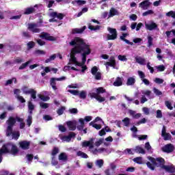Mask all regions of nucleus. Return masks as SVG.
Segmentation results:
<instances>
[{
    "label": "nucleus",
    "mask_w": 175,
    "mask_h": 175,
    "mask_svg": "<svg viewBox=\"0 0 175 175\" xmlns=\"http://www.w3.org/2000/svg\"><path fill=\"white\" fill-rule=\"evenodd\" d=\"M57 78H51V80H50V84L53 88V90H54V91L57 90Z\"/></svg>",
    "instance_id": "obj_21"
},
{
    "label": "nucleus",
    "mask_w": 175,
    "mask_h": 175,
    "mask_svg": "<svg viewBox=\"0 0 175 175\" xmlns=\"http://www.w3.org/2000/svg\"><path fill=\"white\" fill-rule=\"evenodd\" d=\"M74 2L77 3L79 6H83V5H85V3H87V1L84 0H75Z\"/></svg>",
    "instance_id": "obj_42"
},
{
    "label": "nucleus",
    "mask_w": 175,
    "mask_h": 175,
    "mask_svg": "<svg viewBox=\"0 0 175 175\" xmlns=\"http://www.w3.org/2000/svg\"><path fill=\"white\" fill-rule=\"evenodd\" d=\"M145 28L147 31H154L158 29V25L152 21L150 23H145Z\"/></svg>",
    "instance_id": "obj_13"
},
{
    "label": "nucleus",
    "mask_w": 175,
    "mask_h": 175,
    "mask_svg": "<svg viewBox=\"0 0 175 175\" xmlns=\"http://www.w3.org/2000/svg\"><path fill=\"white\" fill-rule=\"evenodd\" d=\"M135 61L140 65H146V59L142 58V57H135Z\"/></svg>",
    "instance_id": "obj_28"
},
{
    "label": "nucleus",
    "mask_w": 175,
    "mask_h": 175,
    "mask_svg": "<svg viewBox=\"0 0 175 175\" xmlns=\"http://www.w3.org/2000/svg\"><path fill=\"white\" fill-rule=\"evenodd\" d=\"M18 100H19V102H21V103H25L26 100L25 98H24V97H23V96H18L17 97Z\"/></svg>",
    "instance_id": "obj_64"
},
{
    "label": "nucleus",
    "mask_w": 175,
    "mask_h": 175,
    "mask_svg": "<svg viewBox=\"0 0 175 175\" xmlns=\"http://www.w3.org/2000/svg\"><path fill=\"white\" fill-rule=\"evenodd\" d=\"M148 159L154 165L156 166V167H161V169H163L165 163V159L162 157H157L155 159L154 157H149Z\"/></svg>",
    "instance_id": "obj_4"
},
{
    "label": "nucleus",
    "mask_w": 175,
    "mask_h": 175,
    "mask_svg": "<svg viewBox=\"0 0 175 175\" xmlns=\"http://www.w3.org/2000/svg\"><path fill=\"white\" fill-rule=\"evenodd\" d=\"M12 134H13V128H11V129L9 130V127H7L6 136L9 137V136H10Z\"/></svg>",
    "instance_id": "obj_60"
},
{
    "label": "nucleus",
    "mask_w": 175,
    "mask_h": 175,
    "mask_svg": "<svg viewBox=\"0 0 175 175\" xmlns=\"http://www.w3.org/2000/svg\"><path fill=\"white\" fill-rule=\"evenodd\" d=\"M85 29H87V27L86 26H83L81 29L75 28V29H72V33L73 35H75L76 33H83L84 32V31H85Z\"/></svg>",
    "instance_id": "obj_17"
},
{
    "label": "nucleus",
    "mask_w": 175,
    "mask_h": 175,
    "mask_svg": "<svg viewBox=\"0 0 175 175\" xmlns=\"http://www.w3.org/2000/svg\"><path fill=\"white\" fill-rule=\"evenodd\" d=\"M167 173H175V167L173 165H164L163 168Z\"/></svg>",
    "instance_id": "obj_18"
},
{
    "label": "nucleus",
    "mask_w": 175,
    "mask_h": 175,
    "mask_svg": "<svg viewBox=\"0 0 175 175\" xmlns=\"http://www.w3.org/2000/svg\"><path fill=\"white\" fill-rule=\"evenodd\" d=\"M56 57L57 56L55 55H52L49 58H48L45 60V64H49V62H51V61H54V59H55Z\"/></svg>",
    "instance_id": "obj_48"
},
{
    "label": "nucleus",
    "mask_w": 175,
    "mask_h": 175,
    "mask_svg": "<svg viewBox=\"0 0 175 175\" xmlns=\"http://www.w3.org/2000/svg\"><path fill=\"white\" fill-rule=\"evenodd\" d=\"M58 152H59V149H58V148L55 147L53 148L51 154L55 157V155H57L58 154Z\"/></svg>",
    "instance_id": "obj_53"
},
{
    "label": "nucleus",
    "mask_w": 175,
    "mask_h": 175,
    "mask_svg": "<svg viewBox=\"0 0 175 175\" xmlns=\"http://www.w3.org/2000/svg\"><path fill=\"white\" fill-rule=\"evenodd\" d=\"M22 91H23V94H25V95L30 94L31 98L32 99H33L34 100H35V99H36V93H37V92L34 89L28 90L27 86H23V88H22Z\"/></svg>",
    "instance_id": "obj_5"
},
{
    "label": "nucleus",
    "mask_w": 175,
    "mask_h": 175,
    "mask_svg": "<svg viewBox=\"0 0 175 175\" xmlns=\"http://www.w3.org/2000/svg\"><path fill=\"white\" fill-rule=\"evenodd\" d=\"M18 146L20 148H21V150H29V147L31 146V142L27 141V140L21 141L18 143Z\"/></svg>",
    "instance_id": "obj_10"
},
{
    "label": "nucleus",
    "mask_w": 175,
    "mask_h": 175,
    "mask_svg": "<svg viewBox=\"0 0 175 175\" xmlns=\"http://www.w3.org/2000/svg\"><path fill=\"white\" fill-rule=\"evenodd\" d=\"M74 46L75 47L71 49L70 62H72L77 66H81V63L79 62L77 58H76V54L81 53L83 48H81L78 42H76Z\"/></svg>",
    "instance_id": "obj_3"
},
{
    "label": "nucleus",
    "mask_w": 175,
    "mask_h": 175,
    "mask_svg": "<svg viewBox=\"0 0 175 175\" xmlns=\"http://www.w3.org/2000/svg\"><path fill=\"white\" fill-rule=\"evenodd\" d=\"M6 124L8 125V129L11 130L12 128H13L16 124V118H14L12 116H10L6 121Z\"/></svg>",
    "instance_id": "obj_14"
},
{
    "label": "nucleus",
    "mask_w": 175,
    "mask_h": 175,
    "mask_svg": "<svg viewBox=\"0 0 175 175\" xmlns=\"http://www.w3.org/2000/svg\"><path fill=\"white\" fill-rule=\"evenodd\" d=\"M59 161H68V156L66 155V153H60V154L59 155Z\"/></svg>",
    "instance_id": "obj_31"
},
{
    "label": "nucleus",
    "mask_w": 175,
    "mask_h": 175,
    "mask_svg": "<svg viewBox=\"0 0 175 175\" xmlns=\"http://www.w3.org/2000/svg\"><path fill=\"white\" fill-rule=\"evenodd\" d=\"M148 14H154V11L152 10H149L142 14V16H148Z\"/></svg>",
    "instance_id": "obj_62"
},
{
    "label": "nucleus",
    "mask_w": 175,
    "mask_h": 175,
    "mask_svg": "<svg viewBox=\"0 0 175 175\" xmlns=\"http://www.w3.org/2000/svg\"><path fill=\"white\" fill-rule=\"evenodd\" d=\"M68 92H70L72 95H75V96H79V90H68Z\"/></svg>",
    "instance_id": "obj_55"
},
{
    "label": "nucleus",
    "mask_w": 175,
    "mask_h": 175,
    "mask_svg": "<svg viewBox=\"0 0 175 175\" xmlns=\"http://www.w3.org/2000/svg\"><path fill=\"white\" fill-rule=\"evenodd\" d=\"M12 139H14V140H18V137H20V133L19 132L12 133Z\"/></svg>",
    "instance_id": "obj_49"
},
{
    "label": "nucleus",
    "mask_w": 175,
    "mask_h": 175,
    "mask_svg": "<svg viewBox=\"0 0 175 175\" xmlns=\"http://www.w3.org/2000/svg\"><path fill=\"white\" fill-rule=\"evenodd\" d=\"M13 81H14V83H16V82L17 81V79H16V78L14 77V78H12V79H8V80L6 81L5 85H10V84H13Z\"/></svg>",
    "instance_id": "obj_46"
},
{
    "label": "nucleus",
    "mask_w": 175,
    "mask_h": 175,
    "mask_svg": "<svg viewBox=\"0 0 175 175\" xmlns=\"http://www.w3.org/2000/svg\"><path fill=\"white\" fill-rule=\"evenodd\" d=\"M154 83H156V84H163V79L160 78H155Z\"/></svg>",
    "instance_id": "obj_63"
},
{
    "label": "nucleus",
    "mask_w": 175,
    "mask_h": 175,
    "mask_svg": "<svg viewBox=\"0 0 175 175\" xmlns=\"http://www.w3.org/2000/svg\"><path fill=\"white\" fill-rule=\"evenodd\" d=\"M88 28L90 29V31H98V29H100V26L96 25V27H94L91 25V23H89Z\"/></svg>",
    "instance_id": "obj_35"
},
{
    "label": "nucleus",
    "mask_w": 175,
    "mask_h": 175,
    "mask_svg": "<svg viewBox=\"0 0 175 175\" xmlns=\"http://www.w3.org/2000/svg\"><path fill=\"white\" fill-rule=\"evenodd\" d=\"M88 96H90L91 99H96L100 103H102V102H105L106 100V98H105V97H102L100 95H98L96 92V93L92 92L89 93Z\"/></svg>",
    "instance_id": "obj_7"
},
{
    "label": "nucleus",
    "mask_w": 175,
    "mask_h": 175,
    "mask_svg": "<svg viewBox=\"0 0 175 175\" xmlns=\"http://www.w3.org/2000/svg\"><path fill=\"white\" fill-rule=\"evenodd\" d=\"M153 92L157 96H161V95H162V92H161L159 90L157 89L156 88H153Z\"/></svg>",
    "instance_id": "obj_56"
},
{
    "label": "nucleus",
    "mask_w": 175,
    "mask_h": 175,
    "mask_svg": "<svg viewBox=\"0 0 175 175\" xmlns=\"http://www.w3.org/2000/svg\"><path fill=\"white\" fill-rule=\"evenodd\" d=\"M78 96L81 99H85V98H87V93L85 92V91H81V92H79Z\"/></svg>",
    "instance_id": "obj_39"
},
{
    "label": "nucleus",
    "mask_w": 175,
    "mask_h": 175,
    "mask_svg": "<svg viewBox=\"0 0 175 175\" xmlns=\"http://www.w3.org/2000/svg\"><path fill=\"white\" fill-rule=\"evenodd\" d=\"M135 152H138L139 154H142L144 155L146 154V150L142 148L140 146H137L135 149Z\"/></svg>",
    "instance_id": "obj_26"
},
{
    "label": "nucleus",
    "mask_w": 175,
    "mask_h": 175,
    "mask_svg": "<svg viewBox=\"0 0 175 175\" xmlns=\"http://www.w3.org/2000/svg\"><path fill=\"white\" fill-rule=\"evenodd\" d=\"M32 13H35V8L33 7L25 8L23 14L28 15L32 14Z\"/></svg>",
    "instance_id": "obj_22"
},
{
    "label": "nucleus",
    "mask_w": 175,
    "mask_h": 175,
    "mask_svg": "<svg viewBox=\"0 0 175 175\" xmlns=\"http://www.w3.org/2000/svg\"><path fill=\"white\" fill-rule=\"evenodd\" d=\"M161 150L163 152L170 154V152H173L174 151V146L172 144H167L165 145Z\"/></svg>",
    "instance_id": "obj_12"
},
{
    "label": "nucleus",
    "mask_w": 175,
    "mask_h": 175,
    "mask_svg": "<svg viewBox=\"0 0 175 175\" xmlns=\"http://www.w3.org/2000/svg\"><path fill=\"white\" fill-rule=\"evenodd\" d=\"M65 107H62L61 108L57 110V113L58 116H62L64 114V111H65Z\"/></svg>",
    "instance_id": "obj_45"
},
{
    "label": "nucleus",
    "mask_w": 175,
    "mask_h": 175,
    "mask_svg": "<svg viewBox=\"0 0 175 175\" xmlns=\"http://www.w3.org/2000/svg\"><path fill=\"white\" fill-rule=\"evenodd\" d=\"M77 157H81V158H84L85 159H87V158H88V155L87 154L80 150L77 152Z\"/></svg>",
    "instance_id": "obj_33"
},
{
    "label": "nucleus",
    "mask_w": 175,
    "mask_h": 175,
    "mask_svg": "<svg viewBox=\"0 0 175 175\" xmlns=\"http://www.w3.org/2000/svg\"><path fill=\"white\" fill-rule=\"evenodd\" d=\"M136 83V79L134 77H129L126 81V85H134Z\"/></svg>",
    "instance_id": "obj_27"
},
{
    "label": "nucleus",
    "mask_w": 175,
    "mask_h": 175,
    "mask_svg": "<svg viewBox=\"0 0 175 175\" xmlns=\"http://www.w3.org/2000/svg\"><path fill=\"white\" fill-rule=\"evenodd\" d=\"M38 97L41 99V100H43V102H47L49 99H50V97L46 96L44 95H42L40 94H38Z\"/></svg>",
    "instance_id": "obj_38"
},
{
    "label": "nucleus",
    "mask_w": 175,
    "mask_h": 175,
    "mask_svg": "<svg viewBox=\"0 0 175 175\" xmlns=\"http://www.w3.org/2000/svg\"><path fill=\"white\" fill-rule=\"evenodd\" d=\"M76 43H79V46L81 47L82 51V62L81 63V66L87 62V55L91 54V49L90 45L87 44L84 40L80 38V37H75L70 42V46H75Z\"/></svg>",
    "instance_id": "obj_1"
},
{
    "label": "nucleus",
    "mask_w": 175,
    "mask_h": 175,
    "mask_svg": "<svg viewBox=\"0 0 175 175\" xmlns=\"http://www.w3.org/2000/svg\"><path fill=\"white\" fill-rule=\"evenodd\" d=\"M104 140H105V139H104L103 138H100V139H98V141H97V142H95V146H96V147H99V146H100V144H102L103 143Z\"/></svg>",
    "instance_id": "obj_59"
},
{
    "label": "nucleus",
    "mask_w": 175,
    "mask_h": 175,
    "mask_svg": "<svg viewBox=\"0 0 175 175\" xmlns=\"http://www.w3.org/2000/svg\"><path fill=\"white\" fill-rule=\"evenodd\" d=\"M154 40V38H152L151 37V36H148V47H151L152 46L154 45V44H152V41Z\"/></svg>",
    "instance_id": "obj_40"
},
{
    "label": "nucleus",
    "mask_w": 175,
    "mask_h": 175,
    "mask_svg": "<svg viewBox=\"0 0 175 175\" xmlns=\"http://www.w3.org/2000/svg\"><path fill=\"white\" fill-rule=\"evenodd\" d=\"M118 59H119V61H122L123 62L128 61V58H126V56L122 55H119L118 56Z\"/></svg>",
    "instance_id": "obj_47"
},
{
    "label": "nucleus",
    "mask_w": 175,
    "mask_h": 175,
    "mask_svg": "<svg viewBox=\"0 0 175 175\" xmlns=\"http://www.w3.org/2000/svg\"><path fill=\"white\" fill-rule=\"evenodd\" d=\"M40 106L42 109H48L49 104L46 103L41 102V103H40Z\"/></svg>",
    "instance_id": "obj_61"
},
{
    "label": "nucleus",
    "mask_w": 175,
    "mask_h": 175,
    "mask_svg": "<svg viewBox=\"0 0 175 175\" xmlns=\"http://www.w3.org/2000/svg\"><path fill=\"white\" fill-rule=\"evenodd\" d=\"M28 109L29 110H31V111L35 110V105H33V104L31 101L28 102Z\"/></svg>",
    "instance_id": "obj_57"
},
{
    "label": "nucleus",
    "mask_w": 175,
    "mask_h": 175,
    "mask_svg": "<svg viewBox=\"0 0 175 175\" xmlns=\"http://www.w3.org/2000/svg\"><path fill=\"white\" fill-rule=\"evenodd\" d=\"M96 166H98V167H102L103 166V159H98L96 161Z\"/></svg>",
    "instance_id": "obj_54"
},
{
    "label": "nucleus",
    "mask_w": 175,
    "mask_h": 175,
    "mask_svg": "<svg viewBox=\"0 0 175 175\" xmlns=\"http://www.w3.org/2000/svg\"><path fill=\"white\" fill-rule=\"evenodd\" d=\"M19 152L20 150H18V148H17V146L12 142H8L3 144L1 148H0V163L2 162V159H3V157H2L3 154H11V155L16 157Z\"/></svg>",
    "instance_id": "obj_2"
},
{
    "label": "nucleus",
    "mask_w": 175,
    "mask_h": 175,
    "mask_svg": "<svg viewBox=\"0 0 175 175\" xmlns=\"http://www.w3.org/2000/svg\"><path fill=\"white\" fill-rule=\"evenodd\" d=\"M14 64H21L22 62H24V59L20 57H16L14 60Z\"/></svg>",
    "instance_id": "obj_52"
},
{
    "label": "nucleus",
    "mask_w": 175,
    "mask_h": 175,
    "mask_svg": "<svg viewBox=\"0 0 175 175\" xmlns=\"http://www.w3.org/2000/svg\"><path fill=\"white\" fill-rule=\"evenodd\" d=\"M133 161L138 165H143V157H135L133 159Z\"/></svg>",
    "instance_id": "obj_29"
},
{
    "label": "nucleus",
    "mask_w": 175,
    "mask_h": 175,
    "mask_svg": "<svg viewBox=\"0 0 175 175\" xmlns=\"http://www.w3.org/2000/svg\"><path fill=\"white\" fill-rule=\"evenodd\" d=\"M40 38L41 39H44L45 40H49V42H55L57 40V38L53 36H50V33L42 32L41 35H40Z\"/></svg>",
    "instance_id": "obj_8"
},
{
    "label": "nucleus",
    "mask_w": 175,
    "mask_h": 175,
    "mask_svg": "<svg viewBox=\"0 0 175 175\" xmlns=\"http://www.w3.org/2000/svg\"><path fill=\"white\" fill-rule=\"evenodd\" d=\"M122 122H124V126H129V124H131V119H129V118H125L122 120Z\"/></svg>",
    "instance_id": "obj_44"
},
{
    "label": "nucleus",
    "mask_w": 175,
    "mask_h": 175,
    "mask_svg": "<svg viewBox=\"0 0 175 175\" xmlns=\"http://www.w3.org/2000/svg\"><path fill=\"white\" fill-rule=\"evenodd\" d=\"M35 42L33 41H29V42H27V50H31L32 49H33V47H35Z\"/></svg>",
    "instance_id": "obj_36"
},
{
    "label": "nucleus",
    "mask_w": 175,
    "mask_h": 175,
    "mask_svg": "<svg viewBox=\"0 0 175 175\" xmlns=\"http://www.w3.org/2000/svg\"><path fill=\"white\" fill-rule=\"evenodd\" d=\"M163 137H164V140H170L172 135L167 133H165V134H163Z\"/></svg>",
    "instance_id": "obj_58"
},
{
    "label": "nucleus",
    "mask_w": 175,
    "mask_h": 175,
    "mask_svg": "<svg viewBox=\"0 0 175 175\" xmlns=\"http://www.w3.org/2000/svg\"><path fill=\"white\" fill-rule=\"evenodd\" d=\"M146 165L148 169H150V170H155V165H154V163H151V162L148 161L146 163Z\"/></svg>",
    "instance_id": "obj_43"
},
{
    "label": "nucleus",
    "mask_w": 175,
    "mask_h": 175,
    "mask_svg": "<svg viewBox=\"0 0 175 175\" xmlns=\"http://www.w3.org/2000/svg\"><path fill=\"white\" fill-rule=\"evenodd\" d=\"M51 16L57 17L59 20H63L64 15L62 13H58L57 12H53L51 13Z\"/></svg>",
    "instance_id": "obj_19"
},
{
    "label": "nucleus",
    "mask_w": 175,
    "mask_h": 175,
    "mask_svg": "<svg viewBox=\"0 0 175 175\" xmlns=\"http://www.w3.org/2000/svg\"><path fill=\"white\" fill-rule=\"evenodd\" d=\"M31 63V60H29L27 62H26L25 63L22 64L20 67H19V70H23V69H25V68H27V66H28V65Z\"/></svg>",
    "instance_id": "obj_37"
},
{
    "label": "nucleus",
    "mask_w": 175,
    "mask_h": 175,
    "mask_svg": "<svg viewBox=\"0 0 175 175\" xmlns=\"http://www.w3.org/2000/svg\"><path fill=\"white\" fill-rule=\"evenodd\" d=\"M96 92L98 94V95H100V94H105V92H106V89L103 88V87H100L96 88Z\"/></svg>",
    "instance_id": "obj_32"
},
{
    "label": "nucleus",
    "mask_w": 175,
    "mask_h": 175,
    "mask_svg": "<svg viewBox=\"0 0 175 175\" xmlns=\"http://www.w3.org/2000/svg\"><path fill=\"white\" fill-rule=\"evenodd\" d=\"M68 127L69 128L70 131H76V124H74L72 121H68L66 122Z\"/></svg>",
    "instance_id": "obj_23"
},
{
    "label": "nucleus",
    "mask_w": 175,
    "mask_h": 175,
    "mask_svg": "<svg viewBox=\"0 0 175 175\" xmlns=\"http://www.w3.org/2000/svg\"><path fill=\"white\" fill-rule=\"evenodd\" d=\"M27 29L33 33H39L40 32V29L38 28V24L36 23H29Z\"/></svg>",
    "instance_id": "obj_9"
},
{
    "label": "nucleus",
    "mask_w": 175,
    "mask_h": 175,
    "mask_svg": "<svg viewBox=\"0 0 175 175\" xmlns=\"http://www.w3.org/2000/svg\"><path fill=\"white\" fill-rule=\"evenodd\" d=\"M165 105L166 107H167V109H169L170 110H173V106H172V103H170V101H165Z\"/></svg>",
    "instance_id": "obj_51"
},
{
    "label": "nucleus",
    "mask_w": 175,
    "mask_h": 175,
    "mask_svg": "<svg viewBox=\"0 0 175 175\" xmlns=\"http://www.w3.org/2000/svg\"><path fill=\"white\" fill-rule=\"evenodd\" d=\"M110 129L109 126H105V129H101L99 132V136H105L106 135V132H110Z\"/></svg>",
    "instance_id": "obj_24"
},
{
    "label": "nucleus",
    "mask_w": 175,
    "mask_h": 175,
    "mask_svg": "<svg viewBox=\"0 0 175 175\" xmlns=\"http://www.w3.org/2000/svg\"><path fill=\"white\" fill-rule=\"evenodd\" d=\"M107 31H109V33L107 35V39L108 40H116L118 36L117 29H113L111 27H108Z\"/></svg>",
    "instance_id": "obj_6"
},
{
    "label": "nucleus",
    "mask_w": 175,
    "mask_h": 175,
    "mask_svg": "<svg viewBox=\"0 0 175 175\" xmlns=\"http://www.w3.org/2000/svg\"><path fill=\"white\" fill-rule=\"evenodd\" d=\"M89 125H90V126H92L93 128H95V129H97V131H99V129H102V125L95 124L94 122H91Z\"/></svg>",
    "instance_id": "obj_30"
},
{
    "label": "nucleus",
    "mask_w": 175,
    "mask_h": 175,
    "mask_svg": "<svg viewBox=\"0 0 175 175\" xmlns=\"http://www.w3.org/2000/svg\"><path fill=\"white\" fill-rule=\"evenodd\" d=\"M150 5H151V3H150V1H148V0H145L142 2H141L139 4V8L143 9V10H146V9H148V8H150Z\"/></svg>",
    "instance_id": "obj_16"
},
{
    "label": "nucleus",
    "mask_w": 175,
    "mask_h": 175,
    "mask_svg": "<svg viewBox=\"0 0 175 175\" xmlns=\"http://www.w3.org/2000/svg\"><path fill=\"white\" fill-rule=\"evenodd\" d=\"M82 147H89L90 150L94 148V138H91L90 141H83L82 142Z\"/></svg>",
    "instance_id": "obj_15"
},
{
    "label": "nucleus",
    "mask_w": 175,
    "mask_h": 175,
    "mask_svg": "<svg viewBox=\"0 0 175 175\" xmlns=\"http://www.w3.org/2000/svg\"><path fill=\"white\" fill-rule=\"evenodd\" d=\"M105 65L106 68L111 66V68H113V69L116 68V65H117L116 57L114 56H111L109 59V62H107Z\"/></svg>",
    "instance_id": "obj_11"
},
{
    "label": "nucleus",
    "mask_w": 175,
    "mask_h": 175,
    "mask_svg": "<svg viewBox=\"0 0 175 175\" xmlns=\"http://www.w3.org/2000/svg\"><path fill=\"white\" fill-rule=\"evenodd\" d=\"M46 54V52L44 51H42L40 49H37L34 51L35 55H44Z\"/></svg>",
    "instance_id": "obj_41"
},
{
    "label": "nucleus",
    "mask_w": 175,
    "mask_h": 175,
    "mask_svg": "<svg viewBox=\"0 0 175 175\" xmlns=\"http://www.w3.org/2000/svg\"><path fill=\"white\" fill-rule=\"evenodd\" d=\"M114 87H121L122 85V79L121 77H117L116 81L113 82Z\"/></svg>",
    "instance_id": "obj_25"
},
{
    "label": "nucleus",
    "mask_w": 175,
    "mask_h": 175,
    "mask_svg": "<svg viewBox=\"0 0 175 175\" xmlns=\"http://www.w3.org/2000/svg\"><path fill=\"white\" fill-rule=\"evenodd\" d=\"M129 114L132 116L133 118H134L135 120H139V118L142 117V113H136V111L133 110H130Z\"/></svg>",
    "instance_id": "obj_20"
},
{
    "label": "nucleus",
    "mask_w": 175,
    "mask_h": 175,
    "mask_svg": "<svg viewBox=\"0 0 175 175\" xmlns=\"http://www.w3.org/2000/svg\"><path fill=\"white\" fill-rule=\"evenodd\" d=\"M116 14H118V11L112 8L109 11V17H113V16H116Z\"/></svg>",
    "instance_id": "obj_34"
},
{
    "label": "nucleus",
    "mask_w": 175,
    "mask_h": 175,
    "mask_svg": "<svg viewBox=\"0 0 175 175\" xmlns=\"http://www.w3.org/2000/svg\"><path fill=\"white\" fill-rule=\"evenodd\" d=\"M91 73L93 75V76H95L98 73V67L96 66H94L91 69Z\"/></svg>",
    "instance_id": "obj_50"
}]
</instances>
